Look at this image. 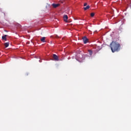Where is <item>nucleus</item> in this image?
Masks as SVG:
<instances>
[{"instance_id": "obj_12", "label": "nucleus", "mask_w": 131, "mask_h": 131, "mask_svg": "<svg viewBox=\"0 0 131 131\" xmlns=\"http://www.w3.org/2000/svg\"><path fill=\"white\" fill-rule=\"evenodd\" d=\"M78 56H79V57H80V56H81V57H80V59H81V58H82V55L79 54Z\"/></svg>"}, {"instance_id": "obj_9", "label": "nucleus", "mask_w": 131, "mask_h": 131, "mask_svg": "<svg viewBox=\"0 0 131 131\" xmlns=\"http://www.w3.org/2000/svg\"><path fill=\"white\" fill-rule=\"evenodd\" d=\"M90 6H87L86 7H84V11H86V10H89L90 9Z\"/></svg>"}, {"instance_id": "obj_3", "label": "nucleus", "mask_w": 131, "mask_h": 131, "mask_svg": "<svg viewBox=\"0 0 131 131\" xmlns=\"http://www.w3.org/2000/svg\"><path fill=\"white\" fill-rule=\"evenodd\" d=\"M53 58L54 60V61H59V57L56 54H53Z\"/></svg>"}, {"instance_id": "obj_2", "label": "nucleus", "mask_w": 131, "mask_h": 131, "mask_svg": "<svg viewBox=\"0 0 131 131\" xmlns=\"http://www.w3.org/2000/svg\"><path fill=\"white\" fill-rule=\"evenodd\" d=\"M82 40L83 41V43H84V44L88 43V42H89V39H88V38H86V36L83 37Z\"/></svg>"}, {"instance_id": "obj_13", "label": "nucleus", "mask_w": 131, "mask_h": 131, "mask_svg": "<svg viewBox=\"0 0 131 131\" xmlns=\"http://www.w3.org/2000/svg\"><path fill=\"white\" fill-rule=\"evenodd\" d=\"M86 5H88V3H84V7L86 6Z\"/></svg>"}, {"instance_id": "obj_7", "label": "nucleus", "mask_w": 131, "mask_h": 131, "mask_svg": "<svg viewBox=\"0 0 131 131\" xmlns=\"http://www.w3.org/2000/svg\"><path fill=\"white\" fill-rule=\"evenodd\" d=\"M40 40L42 42H46V37H43L40 39Z\"/></svg>"}, {"instance_id": "obj_14", "label": "nucleus", "mask_w": 131, "mask_h": 131, "mask_svg": "<svg viewBox=\"0 0 131 131\" xmlns=\"http://www.w3.org/2000/svg\"><path fill=\"white\" fill-rule=\"evenodd\" d=\"M54 37H55V38H58V37H59V36H58V35H56L54 36Z\"/></svg>"}, {"instance_id": "obj_10", "label": "nucleus", "mask_w": 131, "mask_h": 131, "mask_svg": "<svg viewBox=\"0 0 131 131\" xmlns=\"http://www.w3.org/2000/svg\"><path fill=\"white\" fill-rule=\"evenodd\" d=\"M88 52H89V55H90V56H92V55H93V51H92L91 50H89Z\"/></svg>"}, {"instance_id": "obj_6", "label": "nucleus", "mask_w": 131, "mask_h": 131, "mask_svg": "<svg viewBox=\"0 0 131 131\" xmlns=\"http://www.w3.org/2000/svg\"><path fill=\"white\" fill-rule=\"evenodd\" d=\"M7 36H8L7 35H5L3 36H2L3 40H5V41H6V40H7Z\"/></svg>"}, {"instance_id": "obj_1", "label": "nucleus", "mask_w": 131, "mask_h": 131, "mask_svg": "<svg viewBox=\"0 0 131 131\" xmlns=\"http://www.w3.org/2000/svg\"><path fill=\"white\" fill-rule=\"evenodd\" d=\"M110 47L112 53H115V52H119L121 48L119 43L113 41L111 43Z\"/></svg>"}, {"instance_id": "obj_8", "label": "nucleus", "mask_w": 131, "mask_h": 131, "mask_svg": "<svg viewBox=\"0 0 131 131\" xmlns=\"http://www.w3.org/2000/svg\"><path fill=\"white\" fill-rule=\"evenodd\" d=\"M4 46H5V48H8V47H9V46H10V43L9 42H5L4 43Z\"/></svg>"}, {"instance_id": "obj_4", "label": "nucleus", "mask_w": 131, "mask_h": 131, "mask_svg": "<svg viewBox=\"0 0 131 131\" xmlns=\"http://www.w3.org/2000/svg\"><path fill=\"white\" fill-rule=\"evenodd\" d=\"M63 20L65 22L67 23L68 22V16H67V15H65L63 16Z\"/></svg>"}, {"instance_id": "obj_11", "label": "nucleus", "mask_w": 131, "mask_h": 131, "mask_svg": "<svg viewBox=\"0 0 131 131\" xmlns=\"http://www.w3.org/2000/svg\"><path fill=\"white\" fill-rule=\"evenodd\" d=\"M91 17H94V16H95V13L93 12L91 13Z\"/></svg>"}, {"instance_id": "obj_5", "label": "nucleus", "mask_w": 131, "mask_h": 131, "mask_svg": "<svg viewBox=\"0 0 131 131\" xmlns=\"http://www.w3.org/2000/svg\"><path fill=\"white\" fill-rule=\"evenodd\" d=\"M52 7L54 8H58V7H59L60 6V4H53L52 5Z\"/></svg>"}]
</instances>
